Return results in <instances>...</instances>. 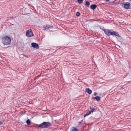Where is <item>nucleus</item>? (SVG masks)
Instances as JSON below:
<instances>
[{
    "instance_id": "obj_19",
    "label": "nucleus",
    "mask_w": 131,
    "mask_h": 131,
    "mask_svg": "<svg viewBox=\"0 0 131 131\" xmlns=\"http://www.w3.org/2000/svg\"><path fill=\"white\" fill-rule=\"evenodd\" d=\"M83 0H77V1L79 4H80L82 3Z\"/></svg>"
},
{
    "instance_id": "obj_15",
    "label": "nucleus",
    "mask_w": 131,
    "mask_h": 131,
    "mask_svg": "<svg viewBox=\"0 0 131 131\" xmlns=\"http://www.w3.org/2000/svg\"><path fill=\"white\" fill-rule=\"evenodd\" d=\"M90 108L91 110V111H90V112H91V113L95 111V109L94 108L92 107L91 106H90Z\"/></svg>"
},
{
    "instance_id": "obj_22",
    "label": "nucleus",
    "mask_w": 131,
    "mask_h": 131,
    "mask_svg": "<svg viewBox=\"0 0 131 131\" xmlns=\"http://www.w3.org/2000/svg\"><path fill=\"white\" fill-rule=\"evenodd\" d=\"M114 3L115 4H117V3L119 4V3Z\"/></svg>"
},
{
    "instance_id": "obj_14",
    "label": "nucleus",
    "mask_w": 131,
    "mask_h": 131,
    "mask_svg": "<svg viewBox=\"0 0 131 131\" xmlns=\"http://www.w3.org/2000/svg\"><path fill=\"white\" fill-rule=\"evenodd\" d=\"M90 5V2L88 1H86L85 4V5L87 7H89Z\"/></svg>"
},
{
    "instance_id": "obj_21",
    "label": "nucleus",
    "mask_w": 131,
    "mask_h": 131,
    "mask_svg": "<svg viewBox=\"0 0 131 131\" xmlns=\"http://www.w3.org/2000/svg\"><path fill=\"white\" fill-rule=\"evenodd\" d=\"M3 122H1L0 121V125H3Z\"/></svg>"
},
{
    "instance_id": "obj_16",
    "label": "nucleus",
    "mask_w": 131,
    "mask_h": 131,
    "mask_svg": "<svg viewBox=\"0 0 131 131\" xmlns=\"http://www.w3.org/2000/svg\"><path fill=\"white\" fill-rule=\"evenodd\" d=\"M91 113V112H90V111H88L87 113L85 114L84 116V117H85L86 116L88 115H89Z\"/></svg>"
},
{
    "instance_id": "obj_17",
    "label": "nucleus",
    "mask_w": 131,
    "mask_h": 131,
    "mask_svg": "<svg viewBox=\"0 0 131 131\" xmlns=\"http://www.w3.org/2000/svg\"><path fill=\"white\" fill-rule=\"evenodd\" d=\"M26 122L28 125H29L31 124L30 120L29 119L27 120Z\"/></svg>"
},
{
    "instance_id": "obj_1",
    "label": "nucleus",
    "mask_w": 131,
    "mask_h": 131,
    "mask_svg": "<svg viewBox=\"0 0 131 131\" xmlns=\"http://www.w3.org/2000/svg\"><path fill=\"white\" fill-rule=\"evenodd\" d=\"M11 39L10 38L6 36L2 39V43L4 45H8L10 43Z\"/></svg>"
},
{
    "instance_id": "obj_7",
    "label": "nucleus",
    "mask_w": 131,
    "mask_h": 131,
    "mask_svg": "<svg viewBox=\"0 0 131 131\" xmlns=\"http://www.w3.org/2000/svg\"><path fill=\"white\" fill-rule=\"evenodd\" d=\"M113 35H114L119 37H121L118 32L114 31L113 30Z\"/></svg>"
},
{
    "instance_id": "obj_5",
    "label": "nucleus",
    "mask_w": 131,
    "mask_h": 131,
    "mask_svg": "<svg viewBox=\"0 0 131 131\" xmlns=\"http://www.w3.org/2000/svg\"><path fill=\"white\" fill-rule=\"evenodd\" d=\"M32 47L34 48L37 49L39 48V45L38 44L35 43H31Z\"/></svg>"
},
{
    "instance_id": "obj_2",
    "label": "nucleus",
    "mask_w": 131,
    "mask_h": 131,
    "mask_svg": "<svg viewBox=\"0 0 131 131\" xmlns=\"http://www.w3.org/2000/svg\"><path fill=\"white\" fill-rule=\"evenodd\" d=\"M51 125V124L49 122H43L39 124L38 126L39 127L42 128H46Z\"/></svg>"
},
{
    "instance_id": "obj_23",
    "label": "nucleus",
    "mask_w": 131,
    "mask_h": 131,
    "mask_svg": "<svg viewBox=\"0 0 131 131\" xmlns=\"http://www.w3.org/2000/svg\"><path fill=\"white\" fill-rule=\"evenodd\" d=\"M109 0H106V1H108Z\"/></svg>"
},
{
    "instance_id": "obj_9",
    "label": "nucleus",
    "mask_w": 131,
    "mask_h": 131,
    "mask_svg": "<svg viewBox=\"0 0 131 131\" xmlns=\"http://www.w3.org/2000/svg\"><path fill=\"white\" fill-rule=\"evenodd\" d=\"M97 6L96 4H93L90 6L91 9L92 10L95 9L96 8Z\"/></svg>"
},
{
    "instance_id": "obj_12",
    "label": "nucleus",
    "mask_w": 131,
    "mask_h": 131,
    "mask_svg": "<svg viewBox=\"0 0 131 131\" xmlns=\"http://www.w3.org/2000/svg\"><path fill=\"white\" fill-rule=\"evenodd\" d=\"M71 131H79L78 129L77 128L73 127H72L71 129Z\"/></svg>"
},
{
    "instance_id": "obj_24",
    "label": "nucleus",
    "mask_w": 131,
    "mask_h": 131,
    "mask_svg": "<svg viewBox=\"0 0 131 131\" xmlns=\"http://www.w3.org/2000/svg\"><path fill=\"white\" fill-rule=\"evenodd\" d=\"M130 1H131V0H129Z\"/></svg>"
},
{
    "instance_id": "obj_20",
    "label": "nucleus",
    "mask_w": 131,
    "mask_h": 131,
    "mask_svg": "<svg viewBox=\"0 0 131 131\" xmlns=\"http://www.w3.org/2000/svg\"><path fill=\"white\" fill-rule=\"evenodd\" d=\"M97 94V93H96L95 92L94 93V96H96Z\"/></svg>"
},
{
    "instance_id": "obj_13",
    "label": "nucleus",
    "mask_w": 131,
    "mask_h": 131,
    "mask_svg": "<svg viewBox=\"0 0 131 131\" xmlns=\"http://www.w3.org/2000/svg\"><path fill=\"white\" fill-rule=\"evenodd\" d=\"M102 30L107 35L108 32V29H103Z\"/></svg>"
},
{
    "instance_id": "obj_3",
    "label": "nucleus",
    "mask_w": 131,
    "mask_h": 131,
    "mask_svg": "<svg viewBox=\"0 0 131 131\" xmlns=\"http://www.w3.org/2000/svg\"><path fill=\"white\" fill-rule=\"evenodd\" d=\"M26 36L28 37H31L33 36V33L31 29L27 30L26 33Z\"/></svg>"
},
{
    "instance_id": "obj_10",
    "label": "nucleus",
    "mask_w": 131,
    "mask_h": 131,
    "mask_svg": "<svg viewBox=\"0 0 131 131\" xmlns=\"http://www.w3.org/2000/svg\"><path fill=\"white\" fill-rule=\"evenodd\" d=\"M92 99H96L97 101H99L100 100V97L99 96H96L95 97H92Z\"/></svg>"
},
{
    "instance_id": "obj_4",
    "label": "nucleus",
    "mask_w": 131,
    "mask_h": 131,
    "mask_svg": "<svg viewBox=\"0 0 131 131\" xmlns=\"http://www.w3.org/2000/svg\"><path fill=\"white\" fill-rule=\"evenodd\" d=\"M131 4L130 3H123L122 4V6L125 9H130V7Z\"/></svg>"
},
{
    "instance_id": "obj_8",
    "label": "nucleus",
    "mask_w": 131,
    "mask_h": 131,
    "mask_svg": "<svg viewBox=\"0 0 131 131\" xmlns=\"http://www.w3.org/2000/svg\"><path fill=\"white\" fill-rule=\"evenodd\" d=\"M113 30H112L108 29V32L107 35L108 36L113 35Z\"/></svg>"
},
{
    "instance_id": "obj_18",
    "label": "nucleus",
    "mask_w": 131,
    "mask_h": 131,
    "mask_svg": "<svg viewBox=\"0 0 131 131\" xmlns=\"http://www.w3.org/2000/svg\"><path fill=\"white\" fill-rule=\"evenodd\" d=\"M76 15L77 16H79L80 15V13L78 12H77L76 13Z\"/></svg>"
},
{
    "instance_id": "obj_11",
    "label": "nucleus",
    "mask_w": 131,
    "mask_h": 131,
    "mask_svg": "<svg viewBox=\"0 0 131 131\" xmlns=\"http://www.w3.org/2000/svg\"><path fill=\"white\" fill-rule=\"evenodd\" d=\"M86 91L89 94H90L92 92V91L89 88H87L86 89Z\"/></svg>"
},
{
    "instance_id": "obj_6",
    "label": "nucleus",
    "mask_w": 131,
    "mask_h": 131,
    "mask_svg": "<svg viewBox=\"0 0 131 131\" xmlns=\"http://www.w3.org/2000/svg\"><path fill=\"white\" fill-rule=\"evenodd\" d=\"M53 27L52 26H51L50 25H47L43 27L44 30H45L46 29H47L49 28H52Z\"/></svg>"
}]
</instances>
